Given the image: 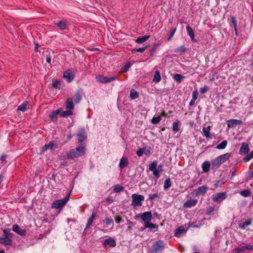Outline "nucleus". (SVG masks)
<instances>
[{
    "instance_id": "obj_36",
    "label": "nucleus",
    "mask_w": 253,
    "mask_h": 253,
    "mask_svg": "<svg viewBox=\"0 0 253 253\" xmlns=\"http://www.w3.org/2000/svg\"><path fill=\"white\" fill-rule=\"evenodd\" d=\"M139 96L138 92L134 90V89H132L130 90V97L132 99H135L138 98Z\"/></svg>"
},
{
    "instance_id": "obj_59",
    "label": "nucleus",
    "mask_w": 253,
    "mask_h": 253,
    "mask_svg": "<svg viewBox=\"0 0 253 253\" xmlns=\"http://www.w3.org/2000/svg\"><path fill=\"white\" fill-rule=\"evenodd\" d=\"M115 221L117 223H120L121 222L123 221L122 218L121 216H117L115 217Z\"/></svg>"
},
{
    "instance_id": "obj_28",
    "label": "nucleus",
    "mask_w": 253,
    "mask_h": 253,
    "mask_svg": "<svg viewBox=\"0 0 253 253\" xmlns=\"http://www.w3.org/2000/svg\"><path fill=\"white\" fill-rule=\"evenodd\" d=\"M186 30H187V33H188V35L189 36V37H190L191 40L192 41H194V32L193 29H192V28L190 26H187L186 27Z\"/></svg>"
},
{
    "instance_id": "obj_25",
    "label": "nucleus",
    "mask_w": 253,
    "mask_h": 253,
    "mask_svg": "<svg viewBox=\"0 0 253 253\" xmlns=\"http://www.w3.org/2000/svg\"><path fill=\"white\" fill-rule=\"evenodd\" d=\"M96 215H97L95 212H92L91 215L87 220L86 228L89 227L92 224L93 221L95 218Z\"/></svg>"
},
{
    "instance_id": "obj_33",
    "label": "nucleus",
    "mask_w": 253,
    "mask_h": 253,
    "mask_svg": "<svg viewBox=\"0 0 253 253\" xmlns=\"http://www.w3.org/2000/svg\"><path fill=\"white\" fill-rule=\"evenodd\" d=\"M180 125V122L179 121L174 122L172 124V130L174 132H177L179 130Z\"/></svg>"
},
{
    "instance_id": "obj_53",
    "label": "nucleus",
    "mask_w": 253,
    "mask_h": 253,
    "mask_svg": "<svg viewBox=\"0 0 253 253\" xmlns=\"http://www.w3.org/2000/svg\"><path fill=\"white\" fill-rule=\"evenodd\" d=\"M144 149V153L145 155L149 156L151 154V151H150V147H149L148 148L144 147L143 148Z\"/></svg>"
},
{
    "instance_id": "obj_37",
    "label": "nucleus",
    "mask_w": 253,
    "mask_h": 253,
    "mask_svg": "<svg viewBox=\"0 0 253 253\" xmlns=\"http://www.w3.org/2000/svg\"><path fill=\"white\" fill-rule=\"evenodd\" d=\"M28 104L27 101H24L21 105H20L18 107L17 110L21 111L22 112L25 111L26 110V107Z\"/></svg>"
},
{
    "instance_id": "obj_51",
    "label": "nucleus",
    "mask_w": 253,
    "mask_h": 253,
    "mask_svg": "<svg viewBox=\"0 0 253 253\" xmlns=\"http://www.w3.org/2000/svg\"><path fill=\"white\" fill-rule=\"evenodd\" d=\"M176 30V28H173L171 30L170 33L168 38V41H170L171 40V39L173 36Z\"/></svg>"
},
{
    "instance_id": "obj_56",
    "label": "nucleus",
    "mask_w": 253,
    "mask_h": 253,
    "mask_svg": "<svg viewBox=\"0 0 253 253\" xmlns=\"http://www.w3.org/2000/svg\"><path fill=\"white\" fill-rule=\"evenodd\" d=\"M214 211V207H209L207 209V213L208 214H211L212 212H213Z\"/></svg>"
},
{
    "instance_id": "obj_8",
    "label": "nucleus",
    "mask_w": 253,
    "mask_h": 253,
    "mask_svg": "<svg viewBox=\"0 0 253 253\" xmlns=\"http://www.w3.org/2000/svg\"><path fill=\"white\" fill-rule=\"evenodd\" d=\"M227 197V194L226 192H221L217 193L212 196V201L215 202H221L223 200L225 199Z\"/></svg>"
},
{
    "instance_id": "obj_16",
    "label": "nucleus",
    "mask_w": 253,
    "mask_h": 253,
    "mask_svg": "<svg viewBox=\"0 0 253 253\" xmlns=\"http://www.w3.org/2000/svg\"><path fill=\"white\" fill-rule=\"evenodd\" d=\"M141 218L144 223L150 221L152 219V213L150 211L144 212L141 215Z\"/></svg>"
},
{
    "instance_id": "obj_48",
    "label": "nucleus",
    "mask_w": 253,
    "mask_h": 253,
    "mask_svg": "<svg viewBox=\"0 0 253 253\" xmlns=\"http://www.w3.org/2000/svg\"><path fill=\"white\" fill-rule=\"evenodd\" d=\"M252 158H253V151H252L250 154L247 155L246 157L244 158V161L245 162H248Z\"/></svg>"
},
{
    "instance_id": "obj_35",
    "label": "nucleus",
    "mask_w": 253,
    "mask_h": 253,
    "mask_svg": "<svg viewBox=\"0 0 253 253\" xmlns=\"http://www.w3.org/2000/svg\"><path fill=\"white\" fill-rule=\"evenodd\" d=\"M173 79L175 80L178 83H180L182 80L184 78V77L181 75L178 74H175L173 75Z\"/></svg>"
},
{
    "instance_id": "obj_2",
    "label": "nucleus",
    "mask_w": 253,
    "mask_h": 253,
    "mask_svg": "<svg viewBox=\"0 0 253 253\" xmlns=\"http://www.w3.org/2000/svg\"><path fill=\"white\" fill-rule=\"evenodd\" d=\"M85 148L84 146H79L75 149H72L67 154V158L73 159L84 155L85 153Z\"/></svg>"
},
{
    "instance_id": "obj_38",
    "label": "nucleus",
    "mask_w": 253,
    "mask_h": 253,
    "mask_svg": "<svg viewBox=\"0 0 253 253\" xmlns=\"http://www.w3.org/2000/svg\"><path fill=\"white\" fill-rule=\"evenodd\" d=\"M124 190V187L119 184L115 185L113 191L115 193H119Z\"/></svg>"
},
{
    "instance_id": "obj_54",
    "label": "nucleus",
    "mask_w": 253,
    "mask_h": 253,
    "mask_svg": "<svg viewBox=\"0 0 253 253\" xmlns=\"http://www.w3.org/2000/svg\"><path fill=\"white\" fill-rule=\"evenodd\" d=\"M144 153V149L142 148H139L137 151H136V155L138 156V157H141L143 155V154Z\"/></svg>"
},
{
    "instance_id": "obj_3",
    "label": "nucleus",
    "mask_w": 253,
    "mask_h": 253,
    "mask_svg": "<svg viewBox=\"0 0 253 253\" xmlns=\"http://www.w3.org/2000/svg\"><path fill=\"white\" fill-rule=\"evenodd\" d=\"M165 244L162 240H158L153 243L151 250V253H159L164 249Z\"/></svg>"
},
{
    "instance_id": "obj_63",
    "label": "nucleus",
    "mask_w": 253,
    "mask_h": 253,
    "mask_svg": "<svg viewBox=\"0 0 253 253\" xmlns=\"http://www.w3.org/2000/svg\"><path fill=\"white\" fill-rule=\"evenodd\" d=\"M48 149L47 145L45 144L44 146H43L41 149V153H44L45 151H46Z\"/></svg>"
},
{
    "instance_id": "obj_58",
    "label": "nucleus",
    "mask_w": 253,
    "mask_h": 253,
    "mask_svg": "<svg viewBox=\"0 0 253 253\" xmlns=\"http://www.w3.org/2000/svg\"><path fill=\"white\" fill-rule=\"evenodd\" d=\"M208 89H209V87H208V86H204V87H201V88H200V92H201L202 93L204 94V93H205L206 92H207V90H208Z\"/></svg>"
},
{
    "instance_id": "obj_14",
    "label": "nucleus",
    "mask_w": 253,
    "mask_h": 253,
    "mask_svg": "<svg viewBox=\"0 0 253 253\" xmlns=\"http://www.w3.org/2000/svg\"><path fill=\"white\" fill-rule=\"evenodd\" d=\"M61 113V109H59L52 111L49 115V118L53 122H56L58 119V115Z\"/></svg>"
},
{
    "instance_id": "obj_31",
    "label": "nucleus",
    "mask_w": 253,
    "mask_h": 253,
    "mask_svg": "<svg viewBox=\"0 0 253 253\" xmlns=\"http://www.w3.org/2000/svg\"><path fill=\"white\" fill-rule=\"evenodd\" d=\"M251 223H252L251 219H249L248 220L245 221V222H244L243 223H240L239 225V226L240 228L244 229L248 226L251 224Z\"/></svg>"
},
{
    "instance_id": "obj_55",
    "label": "nucleus",
    "mask_w": 253,
    "mask_h": 253,
    "mask_svg": "<svg viewBox=\"0 0 253 253\" xmlns=\"http://www.w3.org/2000/svg\"><path fill=\"white\" fill-rule=\"evenodd\" d=\"M199 93L197 89L195 90L192 93V99L196 100L198 97Z\"/></svg>"
},
{
    "instance_id": "obj_5",
    "label": "nucleus",
    "mask_w": 253,
    "mask_h": 253,
    "mask_svg": "<svg viewBox=\"0 0 253 253\" xmlns=\"http://www.w3.org/2000/svg\"><path fill=\"white\" fill-rule=\"evenodd\" d=\"M69 199V194L64 199L56 200L52 204L51 207L54 209H59L63 207L67 203Z\"/></svg>"
},
{
    "instance_id": "obj_40",
    "label": "nucleus",
    "mask_w": 253,
    "mask_h": 253,
    "mask_svg": "<svg viewBox=\"0 0 253 253\" xmlns=\"http://www.w3.org/2000/svg\"><path fill=\"white\" fill-rule=\"evenodd\" d=\"M186 50V48L185 47V46L182 45L176 48L174 50V52L176 53H181L182 52H185Z\"/></svg>"
},
{
    "instance_id": "obj_64",
    "label": "nucleus",
    "mask_w": 253,
    "mask_h": 253,
    "mask_svg": "<svg viewBox=\"0 0 253 253\" xmlns=\"http://www.w3.org/2000/svg\"><path fill=\"white\" fill-rule=\"evenodd\" d=\"M245 249H246V250H253V245H246Z\"/></svg>"
},
{
    "instance_id": "obj_52",
    "label": "nucleus",
    "mask_w": 253,
    "mask_h": 253,
    "mask_svg": "<svg viewBox=\"0 0 253 253\" xmlns=\"http://www.w3.org/2000/svg\"><path fill=\"white\" fill-rule=\"evenodd\" d=\"M158 197H159V194L158 193H154L153 194H150L149 195V199L152 201L154 200V199H155L156 198H158Z\"/></svg>"
},
{
    "instance_id": "obj_43",
    "label": "nucleus",
    "mask_w": 253,
    "mask_h": 253,
    "mask_svg": "<svg viewBox=\"0 0 253 253\" xmlns=\"http://www.w3.org/2000/svg\"><path fill=\"white\" fill-rule=\"evenodd\" d=\"M46 145L48 149L54 150L57 147L53 141H50Z\"/></svg>"
},
{
    "instance_id": "obj_42",
    "label": "nucleus",
    "mask_w": 253,
    "mask_h": 253,
    "mask_svg": "<svg viewBox=\"0 0 253 253\" xmlns=\"http://www.w3.org/2000/svg\"><path fill=\"white\" fill-rule=\"evenodd\" d=\"M162 118L161 116L153 117L151 120V123L153 124H158L161 121Z\"/></svg>"
},
{
    "instance_id": "obj_41",
    "label": "nucleus",
    "mask_w": 253,
    "mask_h": 253,
    "mask_svg": "<svg viewBox=\"0 0 253 253\" xmlns=\"http://www.w3.org/2000/svg\"><path fill=\"white\" fill-rule=\"evenodd\" d=\"M240 195L244 197H250L251 195V192L249 190H245L240 192Z\"/></svg>"
},
{
    "instance_id": "obj_39",
    "label": "nucleus",
    "mask_w": 253,
    "mask_h": 253,
    "mask_svg": "<svg viewBox=\"0 0 253 253\" xmlns=\"http://www.w3.org/2000/svg\"><path fill=\"white\" fill-rule=\"evenodd\" d=\"M171 181L169 178H167L165 180L164 185V189H167L169 188L171 186Z\"/></svg>"
},
{
    "instance_id": "obj_21",
    "label": "nucleus",
    "mask_w": 253,
    "mask_h": 253,
    "mask_svg": "<svg viewBox=\"0 0 253 253\" xmlns=\"http://www.w3.org/2000/svg\"><path fill=\"white\" fill-rule=\"evenodd\" d=\"M211 128V126H204L202 129L204 136L207 139H211L212 138L210 133Z\"/></svg>"
},
{
    "instance_id": "obj_11",
    "label": "nucleus",
    "mask_w": 253,
    "mask_h": 253,
    "mask_svg": "<svg viewBox=\"0 0 253 253\" xmlns=\"http://www.w3.org/2000/svg\"><path fill=\"white\" fill-rule=\"evenodd\" d=\"M54 24L60 30H63L68 28L67 20H62L55 22Z\"/></svg>"
},
{
    "instance_id": "obj_29",
    "label": "nucleus",
    "mask_w": 253,
    "mask_h": 253,
    "mask_svg": "<svg viewBox=\"0 0 253 253\" xmlns=\"http://www.w3.org/2000/svg\"><path fill=\"white\" fill-rule=\"evenodd\" d=\"M43 56L45 59L47 63H51V56L50 52H49L48 50H46V51L44 52L43 53Z\"/></svg>"
},
{
    "instance_id": "obj_18",
    "label": "nucleus",
    "mask_w": 253,
    "mask_h": 253,
    "mask_svg": "<svg viewBox=\"0 0 253 253\" xmlns=\"http://www.w3.org/2000/svg\"><path fill=\"white\" fill-rule=\"evenodd\" d=\"M77 136L78 137V141L80 143L83 142L86 138V132L84 129H81L79 130Z\"/></svg>"
},
{
    "instance_id": "obj_32",
    "label": "nucleus",
    "mask_w": 253,
    "mask_h": 253,
    "mask_svg": "<svg viewBox=\"0 0 253 253\" xmlns=\"http://www.w3.org/2000/svg\"><path fill=\"white\" fill-rule=\"evenodd\" d=\"M145 227L150 228L151 229H155L156 230L154 231H157L158 230V227L154 224L148 221L145 223H144Z\"/></svg>"
},
{
    "instance_id": "obj_24",
    "label": "nucleus",
    "mask_w": 253,
    "mask_h": 253,
    "mask_svg": "<svg viewBox=\"0 0 253 253\" xmlns=\"http://www.w3.org/2000/svg\"><path fill=\"white\" fill-rule=\"evenodd\" d=\"M210 166H211L210 162L209 161H205V162H204L202 164V168L203 170L205 172H207L209 171Z\"/></svg>"
},
{
    "instance_id": "obj_60",
    "label": "nucleus",
    "mask_w": 253,
    "mask_h": 253,
    "mask_svg": "<svg viewBox=\"0 0 253 253\" xmlns=\"http://www.w3.org/2000/svg\"><path fill=\"white\" fill-rule=\"evenodd\" d=\"M130 67V65L129 64H127V65H126L125 66H124V67L122 68V72H126L128 69Z\"/></svg>"
},
{
    "instance_id": "obj_44",
    "label": "nucleus",
    "mask_w": 253,
    "mask_h": 253,
    "mask_svg": "<svg viewBox=\"0 0 253 253\" xmlns=\"http://www.w3.org/2000/svg\"><path fill=\"white\" fill-rule=\"evenodd\" d=\"M82 95L80 92H77L76 93L74 96V101L76 103L79 102V101L81 100Z\"/></svg>"
},
{
    "instance_id": "obj_45",
    "label": "nucleus",
    "mask_w": 253,
    "mask_h": 253,
    "mask_svg": "<svg viewBox=\"0 0 253 253\" xmlns=\"http://www.w3.org/2000/svg\"><path fill=\"white\" fill-rule=\"evenodd\" d=\"M3 233L4 234L2 236H6L7 237L10 238L11 239L12 238L13 234L10 232V230H4Z\"/></svg>"
},
{
    "instance_id": "obj_57",
    "label": "nucleus",
    "mask_w": 253,
    "mask_h": 253,
    "mask_svg": "<svg viewBox=\"0 0 253 253\" xmlns=\"http://www.w3.org/2000/svg\"><path fill=\"white\" fill-rule=\"evenodd\" d=\"M231 21L234 26V29H236V27H237V24L236 19L234 16L231 17Z\"/></svg>"
},
{
    "instance_id": "obj_47",
    "label": "nucleus",
    "mask_w": 253,
    "mask_h": 253,
    "mask_svg": "<svg viewBox=\"0 0 253 253\" xmlns=\"http://www.w3.org/2000/svg\"><path fill=\"white\" fill-rule=\"evenodd\" d=\"M72 114V112L71 111V110H68L65 111L63 112L61 114V116L62 117H66L67 116L71 115Z\"/></svg>"
},
{
    "instance_id": "obj_7",
    "label": "nucleus",
    "mask_w": 253,
    "mask_h": 253,
    "mask_svg": "<svg viewBox=\"0 0 253 253\" xmlns=\"http://www.w3.org/2000/svg\"><path fill=\"white\" fill-rule=\"evenodd\" d=\"M149 170L153 172V175L158 179L160 177L161 170L157 169V163L155 162H152L149 167Z\"/></svg>"
},
{
    "instance_id": "obj_15",
    "label": "nucleus",
    "mask_w": 253,
    "mask_h": 253,
    "mask_svg": "<svg viewBox=\"0 0 253 253\" xmlns=\"http://www.w3.org/2000/svg\"><path fill=\"white\" fill-rule=\"evenodd\" d=\"M198 200L197 199H190L183 204V207L184 208H190L196 206Z\"/></svg>"
},
{
    "instance_id": "obj_50",
    "label": "nucleus",
    "mask_w": 253,
    "mask_h": 253,
    "mask_svg": "<svg viewBox=\"0 0 253 253\" xmlns=\"http://www.w3.org/2000/svg\"><path fill=\"white\" fill-rule=\"evenodd\" d=\"M60 86V82L59 81L56 80L52 83V86L54 88H59Z\"/></svg>"
},
{
    "instance_id": "obj_13",
    "label": "nucleus",
    "mask_w": 253,
    "mask_h": 253,
    "mask_svg": "<svg viewBox=\"0 0 253 253\" xmlns=\"http://www.w3.org/2000/svg\"><path fill=\"white\" fill-rule=\"evenodd\" d=\"M103 245L104 247L109 246L111 247H115L116 246V242L114 239L109 237L104 240Z\"/></svg>"
},
{
    "instance_id": "obj_30",
    "label": "nucleus",
    "mask_w": 253,
    "mask_h": 253,
    "mask_svg": "<svg viewBox=\"0 0 253 253\" xmlns=\"http://www.w3.org/2000/svg\"><path fill=\"white\" fill-rule=\"evenodd\" d=\"M161 80V77L159 71H156L153 79V81L155 83H159Z\"/></svg>"
},
{
    "instance_id": "obj_12",
    "label": "nucleus",
    "mask_w": 253,
    "mask_h": 253,
    "mask_svg": "<svg viewBox=\"0 0 253 253\" xmlns=\"http://www.w3.org/2000/svg\"><path fill=\"white\" fill-rule=\"evenodd\" d=\"M188 229V228H186L183 226H179L178 228L176 229L174 232V235L175 237H179L182 234L186 233Z\"/></svg>"
},
{
    "instance_id": "obj_34",
    "label": "nucleus",
    "mask_w": 253,
    "mask_h": 253,
    "mask_svg": "<svg viewBox=\"0 0 253 253\" xmlns=\"http://www.w3.org/2000/svg\"><path fill=\"white\" fill-rule=\"evenodd\" d=\"M228 144L227 140H223L221 143L217 145L215 148L219 150H222L225 148Z\"/></svg>"
},
{
    "instance_id": "obj_1",
    "label": "nucleus",
    "mask_w": 253,
    "mask_h": 253,
    "mask_svg": "<svg viewBox=\"0 0 253 253\" xmlns=\"http://www.w3.org/2000/svg\"><path fill=\"white\" fill-rule=\"evenodd\" d=\"M231 156V153H227L216 157L211 161V166L213 168L218 167L222 164L229 159Z\"/></svg>"
},
{
    "instance_id": "obj_26",
    "label": "nucleus",
    "mask_w": 253,
    "mask_h": 253,
    "mask_svg": "<svg viewBox=\"0 0 253 253\" xmlns=\"http://www.w3.org/2000/svg\"><path fill=\"white\" fill-rule=\"evenodd\" d=\"M66 109L69 110H73L74 108L73 100L72 98H69L66 101Z\"/></svg>"
},
{
    "instance_id": "obj_62",
    "label": "nucleus",
    "mask_w": 253,
    "mask_h": 253,
    "mask_svg": "<svg viewBox=\"0 0 253 253\" xmlns=\"http://www.w3.org/2000/svg\"><path fill=\"white\" fill-rule=\"evenodd\" d=\"M147 47H139V48H136V50L137 51V52H143L146 49Z\"/></svg>"
},
{
    "instance_id": "obj_9",
    "label": "nucleus",
    "mask_w": 253,
    "mask_h": 253,
    "mask_svg": "<svg viewBox=\"0 0 253 253\" xmlns=\"http://www.w3.org/2000/svg\"><path fill=\"white\" fill-rule=\"evenodd\" d=\"M63 77L67 82L70 83L73 80L75 75L72 69H68L64 72Z\"/></svg>"
},
{
    "instance_id": "obj_61",
    "label": "nucleus",
    "mask_w": 253,
    "mask_h": 253,
    "mask_svg": "<svg viewBox=\"0 0 253 253\" xmlns=\"http://www.w3.org/2000/svg\"><path fill=\"white\" fill-rule=\"evenodd\" d=\"M200 225H195L193 223H189V226H188V228L189 227H193V228H199L200 227Z\"/></svg>"
},
{
    "instance_id": "obj_6",
    "label": "nucleus",
    "mask_w": 253,
    "mask_h": 253,
    "mask_svg": "<svg viewBox=\"0 0 253 253\" xmlns=\"http://www.w3.org/2000/svg\"><path fill=\"white\" fill-rule=\"evenodd\" d=\"M95 78L98 82L105 84L114 81L116 79H117V77L116 76H114L110 77H108L100 75L96 76Z\"/></svg>"
},
{
    "instance_id": "obj_17",
    "label": "nucleus",
    "mask_w": 253,
    "mask_h": 253,
    "mask_svg": "<svg viewBox=\"0 0 253 253\" xmlns=\"http://www.w3.org/2000/svg\"><path fill=\"white\" fill-rule=\"evenodd\" d=\"M208 188L206 186H202L201 187H199L197 189H196L194 190V192L195 193V195H204L206 194L208 190Z\"/></svg>"
},
{
    "instance_id": "obj_4",
    "label": "nucleus",
    "mask_w": 253,
    "mask_h": 253,
    "mask_svg": "<svg viewBox=\"0 0 253 253\" xmlns=\"http://www.w3.org/2000/svg\"><path fill=\"white\" fill-rule=\"evenodd\" d=\"M131 205L134 207L141 206L142 204V202L144 200V197L143 195L137 194H133L131 195Z\"/></svg>"
},
{
    "instance_id": "obj_49",
    "label": "nucleus",
    "mask_w": 253,
    "mask_h": 253,
    "mask_svg": "<svg viewBox=\"0 0 253 253\" xmlns=\"http://www.w3.org/2000/svg\"><path fill=\"white\" fill-rule=\"evenodd\" d=\"M103 223L106 224L107 225H109L111 224L113 222V220L110 218H106L104 220H103Z\"/></svg>"
},
{
    "instance_id": "obj_10",
    "label": "nucleus",
    "mask_w": 253,
    "mask_h": 253,
    "mask_svg": "<svg viewBox=\"0 0 253 253\" xmlns=\"http://www.w3.org/2000/svg\"><path fill=\"white\" fill-rule=\"evenodd\" d=\"M228 128L235 127L237 125H240L242 124L241 120L237 119H230L226 122Z\"/></svg>"
},
{
    "instance_id": "obj_20",
    "label": "nucleus",
    "mask_w": 253,
    "mask_h": 253,
    "mask_svg": "<svg viewBox=\"0 0 253 253\" xmlns=\"http://www.w3.org/2000/svg\"><path fill=\"white\" fill-rule=\"evenodd\" d=\"M12 230L21 236H24L26 234V230L20 229L19 226L16 224L13 225Z\"/></svg>"
},
{
    "instance_id": "obj_27",
    "label": "nucleus",
    "mask_w": 253,
    "mask_h": 253,
    "mask_svg": "<svg viewBox=\"0 0 253 253\" xmlns=\"http://www.w3.org/2000/svg\"><path fill=\"white\" fill-rule=\"evenodd\" d=\"M150 37V35H146L143 37H140L135 40V42L137 43H142L148 40Z\"/></svg>"
},
{
    "instance_id": "obj_19",
    "label": "nucleus",
    "mask_w": 253,
    "mask_h": 253,
    "mask_svg": "<svg viewBox=\"0 0 253 253\" xmlns=\"http://www.w3.org/2000/svg\"><path fill=\"white\" fill-rule=\"evenodd\" d=\"M0 243L6 246H9L12 244V239L6 236H2L0 237Z\"/></svg>"
},
{
    "instance_id": "obj_23",
    "label": "nucleus",
    "mask_w": 253,
    "mask_h": 253,
    "mask_svg": "<svg viewBox=\"0 0 253 253\" xmlns=\"http://www.w3.org/2000/svg\"><path fill=\"white\" fill-rule=\"evenodd\" d=\"M128 164V159L126 158L123 157L120 160L119 163V167L121 169H123L125 168L126 167Z\"/></svg>"
},
{
    "instance_id": "obj_46",
    "label": "nucleus",
    "mask_w": 253,
    "mask_h": 253,
    "mask_svg": "<svg viewBox=\"0 0 253 253\" xmlns=\"http://www.w3.org/2000/svg\"><path fill=\"white\" fill-rule=\"evenodd\" d=\"M246 246H242L241 248H236L233 250V252H235L236 253H240L245 251L246 249H245Z\"/></svg>"
},
{
    "instance_id": "obj_22",
    "label": "nucleus",
    "mask_w": 253,
    "mask_h": 253,
    "mask_svg": "<svg viewBox=\"0 0 253 253\" xmlns=\"http://www.w3.org/2000/svg\"><path fill=\"white\" fill-rule=\"evenodd\" d=\"M250 151L249 145L246 143H243L240 149V154L241 155H245Z\"/></svg>"
}]
</instances>
